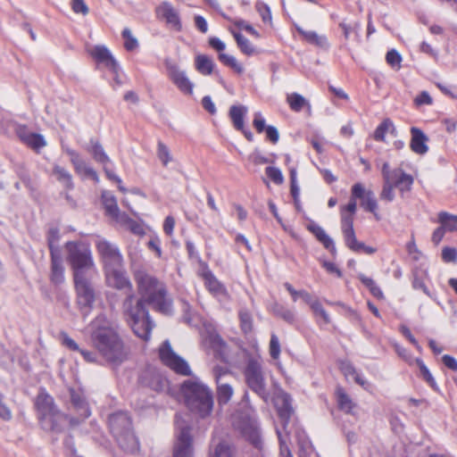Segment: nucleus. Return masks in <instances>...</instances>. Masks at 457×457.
<instances>
[{
  "mask_svg": "<svg viewBox=\"0 0 457 457\" xmlns=\"http://www.w3.org/2000/svg\"><path fill=\"white\" fill-rule=\"evenodd\" d=\"M89 328L91 343L106 362L118 366L128 359L129 349L117 328L104 315H98Z\"/></svg>",
  "mask_w": 457,
  "mask_h": 457,
  "instance_id": "f257e3e1",
  "label": "nucleus"
},
{
  "mask_svg": "<svg viewBox=\"0 0 457 457\" xmlns=\"http://www.w3.org/2000/svg\"><path fill=\"white\" fill-rule=\"evenodd\" d=\"M135 280L140 295L137 300H143V303L152 304L164 314L171 312V303L166 297V289L162 282L143 270H137L135 273Z\"/></svg>",
  "mask_w": 457,
  "mask_h": 457,
  "instance_id": "f03ea898",
  "label": "nucleus"
},
{
  "mask_svg": "<svg viewBox=\"0 0 457 457\" xmlns=\"http://www.w3.org/2000/svg\"><path fill=\"white\" fill-rule=\"evenodd\" d=\"M121 310L125 321L135 335L145 341L149 340L154 324L143 300H137L136 295L130 293L123 300Z\"/></svg>",
  "mask_w": 457,
  "mask_h": 457,
  "instance_id": "7ed1b4c3",
  "label": "nucleus"
},
{
  "mask_svg": "<svg viewBox=\"0 0 457 457\" xmlns=\"http://www.w3.org/2000/svg\"><path fill=\"white\" fill-rule=\"evenodd\" d=\"M185 403L188 409L200 416H209L213 408V398L211 390L199 380L188 379L181 387Z\"/></svg>",
  "mask_w": 457,
  "mask_h": 457,
  "instance_id": "20e7f679",
  "label": "nucleus"
},
{
  "mask_svg": "<svg viewBox=\"0 0 457 457\" xmlns=\"http://www.w3.org/2000/svg\"><path fill=\"white\" fill-rule=\"evenodd\" d=\"M65 249L67 262L73 271V278L88 276L95 271L96 265L87 244L81 241H70L65 244Z\"/></svg>",
  "mask_w": 457,
  "mask_h": 457,
  "instance_id": "39448f33",
  "label": "nucleus"
},
{
  "mask_svg": "<svg viewBox=\"0 0 457 457\" xmlns=\"http://www.w3.org/2000/svg\"><path fill=\"white\" fill-rule=\"evenodd\" d=\"M35 404L38 411L42 428L55 433L61 432L63 428L66 416L57 410L53 397L41 391L37 396Z\"/></svg>",
  "mask_w": 457,
  "mask_h": 457,
  "instance_id": "423d86ee",
  "label": "nucleus"
},
{
  "mask_svg": "<svg viewBox=\"0 0 457 457\" xmlns=\"http://www.w3.org/2000/svg\"><path fill=\"white\" fill-rule=\"evenodd\" d=\"M110 430L120 446L125 451H134L137 440L131 429V420L126 412H115L109 417Z\"/></svg>",
  "mask_w": 457,
  "mask_h": 457,
  "instance_id": "0eeeda50",
  "label": "nucleus"
},
{
  "mask_svg": "<svg viewBox=\"0 0 457 457\" xmlns=\"http://www.w3.org/2000/svg\"><path fill=\"white\" fill-rule=\"evenodd\" d=\"M244 376L249 388L267 403L269 400V393L266 389L262 364L258 359L251 358L248 360L244 370Z\"/></svg>",
  "mask_w": 457,
  "mask_h": 457,
  "instance_id": "6e6552de",
  "label": "nucleus"
},
{
  "mask_svg": "<svg viewBox=\"0 0 457 457\" xmlns=\"http://www.w3.org/2000/svg\"><path fill=\"white\" fill-rule=\"evenodd\" d=\"M176 443L174 445L173 457H192L193 438L191 427L183 420L180 414L175 417Z\"/></svg>",
  "mask_w": 457,
  "mask_h": 457,
  "instance_id": "1a4fd4ad",
  "label": "nucleus"
},
{
  "mask_svg": "<svg viewBox=\"0 0 457 457\" xmlns=\"http://www.w3.org/2000/svg\"><path fill=\"white\" fill-rule=\"evenodd\" d=\"M233 426L256 448L261 447V433L255 415L238 412L233 416Z\"/></svg>",
  "mask_w": 457,
  "mask_h": 457,
  "instance_id": "9d476101",
  "label": "nucleus"
},
{
  "mask_svg": "<svg viewBox=\"0 0 457 457\" xmlns=\"http://www.w3.org/2000/svg\"><path fill=\"white\" fill-rule=\"evenodd\" d=\"M341 228L346 246L353 252L358 253L373 254L376 248L366 245L364 243L357 240L353 229V216L342 212Z\"/></svg>",
  "mask_w": 457,
  "mask_h": 457,
  "instance_id": "9b49d317",
  "label": "nucleus"
},
{
  "mask_svg": "<svg viewBox=\"0 0 457 457\" xmlns=\"http://www.w3.org/2000/svg\"><path fill=\"white\" fill-rule=\"evenodd\" d=\"M169 79L185 95L191 96L193 94L194 83L189 79L185 71L172 60L167 58L164 61Z\"/></svg>",
  "mask_w": 457,
  "mask_h": 457,
  "instance_id": "f8f14e48",
  "label": "nucleus"
},
{
  "mask_svg": "<svg viewBox=\"0 0 457 457\" xmlns=\"http://www.w3.org/2000/svg\"><path fill=\"white\" fill-rule=\"evenodd\" d=\"M159 356L161 361L175 372L184 376L190 374L188 364L172 351L169 340L164 341L161 345Z\"/></svg>",
  "mask_w": 457,
  "mask_h": 457,
  "instance_id": "ddd939ff",
  "label": "nucleus"
},
{
  "mask_svg": "<svg viewBox=\"0 0 457 457\" xmlns=\"http://www.w3.org/2000/svg\"><path fill=\"white\" fill-rule=\"evenodd\" d=\"M73 280L79 306L81 309H91L96 299V294L87 276L73 278Z\"/></svg>",
  "mask_w": 457,
  "mask_h": 457,
  "instance_id": "4468645a",
  "label": "nucleus"
},
{
  "mask_svg": "<svg viewBox=\"0 0 457 457\" xmlns=\"http://www.w3.org/2000/svg\"><path fill=\"white\" fill-rule=\"evenodd\" d=\"M213 376L217 383L218 403L219 404H226L230 401L234 393L231 385L227 380L231 375L227 369L215 367Z\"/></svg>",
  "mask_w": 457,
  "mask_h": 457,
  "instance_id": "2eb2a0df",
  "label": "nucleus"
},
{
  "mask_svg": "<svg viewBox=\"0 0 457 457\" xmlns=\"http://www.w3.org/2000/svg\"><path fill=\"white\" fill-rule=\"evenodd\" d=\"M96 249L104 262L105 269L112 266H121L122 256L119 249L109 241L100 238L96 241Z\"/></svg>",
  "mask_w": 457,
  "mask_h": 457,
  "instance_id": "dca6fc26",
  "label": "nucleus"
},
{
  "mask_svg": "<svg viewBox=\"0 0 457 457\" xmlns=\"http://www.w3.org/2000/svg\"><path fill=\"white\" fill-rule=\"evenodd\" d=\"M107 284L119 290H126L127 295L133 293V287L121 266H112L105 269Z\"/></svg>",
  "mask_w": 457,
  "mask_h": 457,
  "instance_id": "f3484780",
  "label": "nucleus"
},
{
  "mask_svg": "<svg viewBox=\"0 0 457 457\" xmlns=\"http://www.w3.org/2000/svg\"><path fill=\"white\" fill-rule=\"evenodd\" d=\"M63 151L70 156V161L74 168L75 172L83 178H90L95 182L99 181L96 171L80 156V154L68 147L62 145Z\"/></svg>",
  "mask_w": 457,
  "mask_h": 457,
  "instance_id": "a211bd4d",
  "label": "nucleus"
},
{
  "mask_svg": "<svg viewBox=\"0 0 457 457\" xmlns=\"http://www.w3.org/2000/svg\"><path fill=\"white\" fill-rule=\"evenodd\" d=\"M155 15L158 20L164 21L169 28L176 31L182 29L179 13L170 3L166 1L161 3L155 8Z\"/></svg>",
  "mask_w": 457,
  "mask_h": 457,
  "instance_id": "6ab92c4d",
  "label": "nucleus"
},
{
  "mask_svg": "<svg viewBox=\"0 0 457 457\" xmlns=\"http://www.w3.org/2000/svg\"><path fill=\"white\" fill-rule=\"evenodd\" d=\"M291 397L286 392L279 390L275 394L274 405L281 420L285 435L288 436L287 426L294 411L291 404Z\"/></svg>",
  "mask_w": 457,
  "mask_h": 457,
  "instance_id": "aec40b11",
  "label": "nucleus"
},
{
  "mask_svg": "<svg viewBox=\"0 0 457 457\" xmlns=\"http://www.w3.org/2000/svg\"><path fill=\"white\" fill-rule=\"evenodd\" d=\"M139 383L142 386L150 388L155 392H162L168 386L167 379L163 378L157 370L151 367L146 368L141 372Z\"/></svg>",
  "mask_w": 457,
  "mask_h": 457,
  "instance_id": "412c9836",
  "label": "nucleus"
},
{
  "mask_svg": "<svg viewBox=\"0 0 457 457\" xmlns=\"http://www.w3.org/2000/svg\"><path fill=\"white\" fill-rule=\"evenodd\" d=\"M386 181L397 187L400 192L404 193L411 189L414 179L411 175L407 174L403 169L396 168L393 170V173Z\"/></svg>",
  "mask_w": 457,
  "mask_h": 457,
  "instance_id": "4be33fe9",
  "label": "nucleus"
},
{
  "mask_svg": "<svg viewBox=\"0 0 457 457\" xmlns=\"http://www.w3.org/2000/svg\"><path fill=\"white\" fill-rule=\"evenodd\" d=\"M91 56L100 63L109 68L113 73L119 71V65L110 51L104 46H96L90 50Z\"/></svg>",
  "mask_w": 457,
  "mask_h": 457,
  "instance_id": "5701e85b",
  "label": "nucleus"
},
{
  "mask_svg": "<svg viewBox=\"0 0 457 457\" xmlns=\"http://www.w3.org/2000/svg\"><path fill=\"white\" fill-rule=\"evenodd\" d=\"M411 138L410 147L411 151L417 154H425L428 151V146L427 145L428 137L420 129L416 127L411 128Z\"/></svg>",
  "mask_w": 457,
  "mask_h": 457,
  "instance_id": "b1692460",
  "label": "nucleus"
},
{
  "mask_svg": "<svg viewBox=\"0 0 457 457\" xmlns=\"http://www.w3.org/2000/svg\"><path fill=\"white\" fill-rule=\"evenodd\" d=\"M306 228L327 250H328L332 254H336L337 248L333 239L320 225L314 221H311L307 224Z\"/></svg>",
  "mask_w": 457,
  "mask_h": 457,
  "instance_id": "393cba45",
  "label": "nucleus"
},
{
  "mask_svg": "<svg viewBox=\"0 0 457 457\" xmlns=\"http://www.w3.org/2000/svg\"><path fill=\"white\" fill-rule=\"evenodd\" d=\"M50 280L54 285H61L64 282V268L61 253H54L51 255Z\"/></svg>",
  "mask_w": 457,
  "mask_h": 457,
  "instance_id": "a878e982",
  "label": "nucleus"
},
{
  "mask_svg": "<svg viewBox=\"0 0 457 457\" xmlns=\"http://www.w3.org/2000/svg\"><path fill=\"white\" fill-rule=\"evenodd\" d=\"M201 276L204 280L206 288L211 294L214 295H221L226 293V289L223 285L216 278L209 269H204Z\"/></svg>",
  "mask_w": 457,
  "mask_h": 457,
  "instance_id": "bb28decb",
  "label": "nucleus"
},
{
  "mask_svg": "<svg viewBox=\"0 0 457 457\" xmlns=\"http://www.w3.org/2000/svg\"><path fill=\"white\" fill-rule=\"evenodd\" d=\"M247 112L248 108L243 104H235L230 106L228 116L236 129H243Z\"/></svg>",
  "mask_w": 457,
  "mask_h": 457,
  "instance_id": "cd10ccee",
  "label": "nucleus"
},
{
  "mask_svg": "<svg viewBox=\"0 0 457 457\" xmlns=\"http://www.w3.org/2000/svg\"><path fill=\"white\" fill-rule=\"evenodd\" d=\"M295 29L297 32L303 37V38L309 44L321 48L328 47V39L324 35H319L317 32L312 30H304L299 26H296Z\"/></svg>",
  "mask_w": 457,
  "mask_h": 457,
  "instance_id": "c85d7f7f",
  "label": "nucleus"
},
{
  "mask_svg": "<svg viewBox=\"0 0 457 457\" xmlns=\"http://www.w3.org/2000/svg\"><path fill=\"white\" fill-rule=\"evenodd\" d=\"M390 133L392 136L396 137L397 130L393 121L386 118L377 127L374 131L373 137L376 141L385 142L386 134Z\"/></svg>",
  "mask_w": 457,
  "mask_h": 457,
  "instance_id": "c756f323",
  "label": "nucleus"
},
{
  "mask_svg": "<svg viewBox=\"0 0 457 457\" xmlns=\"http://www.w3.org/2000/svg\"><path fill=\"white\" fill-rule=\"evenodd\" d=\"M195 70L202 75H211L213 71L215 63L212 59L205 54H198L195 59Z\"/></svg>",
  "mask_w": 457,
  "mask_h": 457,
  "instance_id": "7c9ffc66",
  "label": "nucleus"
},
{
  "mask_svg": "<svg viewBox=\"0 0 457 457\" xmlns=\"http://www.w3.org/2000/svg\"><path fill=\"white\" fill-rule=\"evenodd\" d=\"M52 175L68 189L73 188L72 176L63 167L54 164L53 167Z\"/></svg>",
  "mask_w": 457,
  "mask_h": 457,
  "instance_id": "2f4dec72",
  "label": "nucleus"
},
{
  "mask_svg": "<svg viewBox=\"0 0 457 457\" xmlns=\"http://www.w3.org/2000/svg\"><path fill=\"white\" fill-rule=\"evenodd\" d=\"M91 148L87 151L92 154L94 160L104 165L111 163V159L104 152L102 145L98 141L90 140Z\"/></svg>",
  "mask_w": 457,
  "mask_h": 457,
  "instance_id": "473e14b6",
  "label": "nucleus"
},
{
  "mask_svg": "<svg viewBox=\"0 0 457 457\" xmlns=\"http://www.w3.org/2000/svg\"><path fill=\"white\" fill-rule=\"evenodd\" d=\"M71 400L74 407L77 409V411L79 412L80 416L83 419H87L90 416V411L87 406V403H86L84 397L75 392L74 390L71 391Z\"/></svg>",
  "mask_w": 457,
  "mask_h": 457,
  "instance_id": "72a5a7b5",
  "label": "nucleus"
},
{
  "mask_svg": "<svg viewBox=\"0 0 457 457\" xmlns=\"http://www.w3.org/2000/svg\"><path fill=\"white\" fill-rule=\"evenodd\" d=\"M437 220L445 232L457 230V215L447 212H440L437 215Z\"/></svg>",
  "mask_w": 457,
  "mask_h": 457,
  "instance_id": "f704fd0d",
  "label": "nucleus"
},
{
  "mask_svg": "<svg viewBox=\"0 0 457 457\" xmlns=\"http://www.w3.org/2000/svg\"><path fill=\"white\" fill-rule=\"evenodd\" d=\"M287 101L290 108L295 112H301L304 108H307L308 111L311 110L310 103L298 93L288 95Z\"/></svg>",
  "mask_w": 457,
  "mask_h": 457,
  "instance_id": "c9c22d12",
  "label": "nucleus"
},
{
  "mask_svg": "<svg viewBox=\"0 0 457 457\" xmlns=\"http://www.w3.org/2000/svg\"><path fill=\"white\" fill-rule=\"evenodd\" d=\"M210 457H234V453L231 446L226 441H220L217 444L214 441Z\"/></svg>",
  "mask_w": 457,
  "mask_h": 457,
  "instance_id": "e433bc0d",
  "label": "nucleus"
},
{
  "mask_svg": "<svg viewBox=\"0 0 457 457\" xmlns=\"http://www.w3.org/2000/svg\"><path fill=\"white\" fill-rule=\"evenodd\" d=\"M102 201L107 215L112 217L117 214V212L120 209L118 207L116 198L111 193L104 192L102 194Z\"/></svg>",
  "mask_w": 457,
  "mask_h": 457,
  "instance_id": "4c0bfd02",
  "label": "nucleus"
},
{
  "mask_svg": "<svg viewBox=\"0 0 457 457\" xmlns=\"http://www.w3.org/2000/svg\"><path fill=\"white\" fill-rule=\"evenodd\" d=\"M337 395L339 408L347 413L351 412L354 407V403L350 396L342 388L337 389Z\"/></svg>",
  "mask_w": 457,
  "mask_h": 457,
  "instance_id": "58836bf2",
  "label": "nucleus"
},
{
  "mask_svg": "<svg viewBox=\"0 0 457 457\" xmlns=\"http://www.w3.org/2000/svg\"><path fill=\"white\" fill-rule=\"evenodd\" d=\"M314 313V316L318 320H321L324 324H328L330 322V318L325 309L322 307L321 303L319 300H311V303H308Z\"/></svg>",
  "mask_w": 457,
  "mask_h": 457,
  "instance_id": "ea45409f",
  "label": "nucleus"
},
{
  "mask_svg": "<svg viewBox=\"0 0 457 457\" xmlns=\"http://www.w3.org/2000/svg\"><path fill=\"white\" fill-rule=\"evenodd\" d=\"M339 27L342 29L344 37L347 40L350 37V34H354L355 39L359 42L360 41V29H361V24L357 21L353 23H346V22H340Z\"/></svg>",
  "mask_w": 457,
  "mask_h": 457,
  "instance_id": "a19ab883",
  "label": "nucleus"
},
{
  "mask_svg": "<svg viewBox=\"0 0 457 457\" xmlns=\"http://www.w3.org/2000/svg\"><path fill=\"white\" fill-rule=\"evenodd\" d=\"M361 205L366 211L372 212L377 220H379V216L377 213V200L371 191H367L365 196L361 199Z\"/></svg>",
  "mask_w": 457,
  "mask_h": 457,
  "instance_id": "79ce46f5",
  "label": "nucleus"
},
{
  "mask_svg": "<svg viewBox=\"0 0 457 457\" xmlns=\"http://www.w3.org/2000/svg\"><path fill=\"white\" fill-rule=\"evenodd\" d=\"M233 35L237 43V46L244 54L251 55L254 53L253 46L245 37L238 32H233Z\"/></svg>",
  "mask_w": 457,
  "mask_h": 457,
  "instance_id": "37998d69",
  "label": "nucleus"
},
{
  "mask_svg": "<svg viewBox=\"0 0 457 457\" xmlns=\"http://www.w3.org/2000/svg\"><path fill=\"white\" fill-rule=\"evenodd\" d=\"M219 60L224 65H227L233 69L237 73L241 74L244 72L243 66L239 62H237V59L234 56L220 53L219 54Z\"/></svg>",
  "mask_w": 457,
  "mask_h": 457,
  "instance_id": "c03bdc74",
  "label": "nucleus"
},
{
  "mask_svg": "<svg viewBox=\"0 0 457 457\" xmlns=\"http://www.w3.org/2000/svg\"><path fill=\"white\" fill-rule=\"evenodd\" d=\"M26 145L35 151H38L46 145L44 137L37 133H32L24 143Z\"/></svg>",
  "mask_w": 457,
  "mask_h": 457,
  "instance_id": "a18cd8bd",
  "label": "nucleus"
},
{
  "mask_svg": "<svg viewBox=\"0 0 457 457\" xmlns=\"http://www.w3.org/2000/svg\"><path fill=\"white\" fill-rule=\"evenodd\" d=\"M284 287L288 291V293L291 295L292 299L294 302H296L299 298L303 299L306 303H311V300L312 299L311 295L305 291V290H295L291 284L285 283Z\"/></svg>",
  "mask_w": 457,
  "mask_h": 457,
  "instance_id": "49530a36",
  "label": "nucleus"
},
{
  "mask_svg": "<svg viewBox=\"0 0 457 457\" xmlns=\"http://www.w3.org/2000/svg\"><path fill=\"white\" fill-rule=\"evenodd\" d=\"M277 435L279 440V457H293L288 445V436L284 435L279 429H277Z\"/></svg>",
  "mask_w": 457,
  "mask_h": 457,
  "instance_id": "de8ad7c7",
  "label": "nucleus"
},
{
  "mask_svg": "<svg viewBox=\"0 0 457 457\" xmlns=\"http://www.w3.org/2000/svg\"><path fill=\"white\" fill-rule=\"evenodd\" d=\"M157 156L163 166H167L168 163L172 161L168 146L161 141H159L157 145Z\"/></svg>",
  "mask_w": 457,
  "mask_h": 457,
  "instance_id": "09e8293b",
  "label": "nucleus"
},
{
  "mask_svg": "<svg viewBox=\"0 0 457 457\" xmlns=\"http://www.w3.org/2000/svg\"><path fill=\"white\" fill-rule=\"evenodd\" d=\"M386 62L395 70L398 71L401 68L402 56L395 49H391L386 55Z\"/></svg>",
  "mask_w": 457,
  "mask_h": 457,
  "instance_id": "8fccbe9b",
  "label": "nucleus"
},
{
  "mask_svg": "<svg viewBox=\"0 0 457 457\" xmlns=\"http://www.w3.org/2000/svg\"><path fill=\"white\" fill-rule=\"evenodd\" d=\"M265 173L275 184L281 185L284 182V177L281 170L277 167L269 166L265 169Z\"/></svg>",
  "mask_w": 457,
  "mask_h": 457,
  "instance_id": "3c124183",
  "label": "nucleus"
},
{
  "mask_svg": "<svg viewBox=\"0 0 457 457\" xmlns=\"http://www.w3.org/2000/svg\"><path fill=\"white\" fill-rule=\"evenodd\" d=\"M122 37L125 39L124 46L128 51H133L138 46L137 40L132 36L129 29L126 28L123 29Z\"/></svg>",
  "mask_w": 457,
  "mask_h": 457,
  "instance_id": "603ef678",
  "label": "nucleus"
},
{
  "mask_svg": "<svg viewBox=\"0 0 457 457\" xmlns=\"http://www.w3.org/2000/svg\"><path fill=\"white\" fill-rule=\"evenodd\" d=\"M47 239L51 255H53V252L61 253L58 246L55 245L59 241V230L57 228H51L49 230Z\"/></svg>",
  "mask_w": 457,
  "mask_h": 457,
  "instance_id": "864d4df0",
  "label": "nucleus"
},
{
  "mask_svg": "<svg viewBox=\"0 0 457 457\" xmlns=\"http://www.w3.org/2000/svg\"><path fill=\"white\" fill-rule=\"evenodd\" d=\"M416 363L417 365L419 366L420 368V373L423 377V378L432 386V387H435L436 386V381L432 376V374L430 373L429 370L428 369V367L425 365V363L423 362L422 360L420 359H416Z\"/></svg>",
  "mask_w": 457,
  "mask_h": 457,
  "instance_id": "5fc2aeb1",
  "label": "nucleus"
},
{
  "mask_svg": "<svg viewBox=\"0 0 457 457\" xmlns=\"http://www.w3.org/2000/svg\"><path fill=\"white\" fill-rule=\"evenodd\" d=\"M255 8L264 22L271 21V12L270 7L266 4L258 1L255 4Z\"/></svg>",
  "mask_w": 457,
  "mask_h": 457,
  "instance_id": "6e6d98bb",
  "label": "nucleus"
},
{
  "mask_svg": "<svg viewBox=\"0 0 457 457\" xmlns=\"http://www.w3.org/2000/svg\"><path fill=\"white\" fill-rule=\"evenodd\" d=\"M394 186L388 181H384L382 191L380 193V199L392 202L395 198Z\"/></svg>",
  "mask_w": 457,
  "mask_h": 457,
  "instance_id": "4d7b16f0",
  "label": "nucleus"
},
{
  "mask_svg": "<svg viewBox=\"0 0 457 457\" xmlns=\"http://www.w3.org/2000/svg\"><path fill=\"white\" fill-rule=\"evenodd\" d=\"M270 354L272 359L277 360L280 354V344L278 337L275 334H271L270 341Z\"/></svg>",
  "mask_w": 457,
  "mask_h": 457,
  "instance_id": "13d9d810",
  "label": "nucleus"
},
{
  "mask_svg": "<svg viewBox=\"0 0 457 457\" xmlns=\"http://www.w3.org/2000/svg\"><path fill=\"white\" fill-rule=\"evenodd\" d=\"M239 318H240L242 329L245 333L250 332L253 328L251 314L246 311H241L239 312Z\"/></svg>",
  "mask_w": 457,
  "mask_h": 457,
  "instance_id": "bf43d9fd",
  "label": "nucleus"
},
{
  "mask_svg": "<svg viewBox=\"0 0 457 457\" xmlns=\"http://www.w3.org/2000/svg\"><path fill=\"white\" fill-rule=\"evenodd\" d=\"M442 259L445 262H455L457 260V250L454 247H444Z\"/></svg>",
  "mask_w": 457,
  "mask_h": 457,
  "instance_id": "052dcab7",
  "label": "nucleus"
},
{
  "mask_svg": "<svg viewBox=\"0 0 457 457\" xmlns=\"http://www.w3.org/2000/svg\"><path fill=\"white\" fill-rule=\"evenodd\" d=\"M339 368L340 370L343 372V374L346 377H353L356 375L357 371L355 368L353 366V364L348 361H340L339 362Z\"/></svg>",
  "mask_w": 457,
  "mask_h": 457,
  "instance_id": "680f3d73",
  "label": "nucleus"
},
{
  "mask_svg": "<svg viewBox=\"0 0 457 457\" xmlns=\"http://www.w3.org/2000/svg\"><path fill=\"white\" fill-rule=\"evenodd\" d=\"M71 5L75 13H80L82 15H87L88 13V7L84 0H71Z\"/></svg>",
  "mask_w": 457,
  "mask_h": 457,
  "instance_id": "e2e57ef3",
  "label": "nucleus"
},
{
  "mask_svg": "<svg viewBox=\"0 0 457 457\" xmlns=\"http://www.w3.org/2000/svg\"><path fill=\"white\" fill-rule=\"evenodd\" d=\"M14 131L22 143H25V141L29 138V135L33 133L30 132L25 125L21 124L14 125Z\"/></svg>",
  "mask_w": 457,
  "mask_h": 457,
  "instance_id": "0e129e2a",
  "label": "nucleus"
},
{
  "mask_svg": "<svg viewBox=\"0 0 457 457\" xmlns=\"http://www.w3.org/2000/svg\"><path fill=\"white\" fill-rule=\"evenodd\" d=\"M253 125L258 133H262L264 130H266L267 126L265 119L262 117L261 112L254 113Z\"/></svg>",
  "mask_w": 457,
  "mask_h": 457,
  "instance_id": "69168bd1",
  "label": "nucleus"
},
{
  "mask_svg": "<svg viewBox=\"0 0 457 457\" xmlns=\"http://www.w3.org/2000/svg\"><path fill=\"white\" fill-rule=\"evenodd\" d=\"M275 313L278 316H280L283 320H285L287 322H293L295 320V315L293 312L290 310L285 309L282 306H276Z\"/></svg>",
  "mask_w": 457,
  "mask_h": 457,
  "instance_id": "338daca9",
  "label": "nucleus"
},
{
  "mask_svg": "<svg viewBox=\"0 0 457 457\" xmlns=\"http://www.w3.org/2000/svg\"><path fill=\"white\" fill-rule=\"evenodd\" d=\"M433 100L432 97L427 91H422L420 95H418L414 99V104L417 106H420L423 104L430 105L432 104Z\"/></svg>",
  "mask_w": 457,
  "mask_h": 457,
  "instance_id": "774afa93",
  "label": "nucleus"
}]
</instances>
